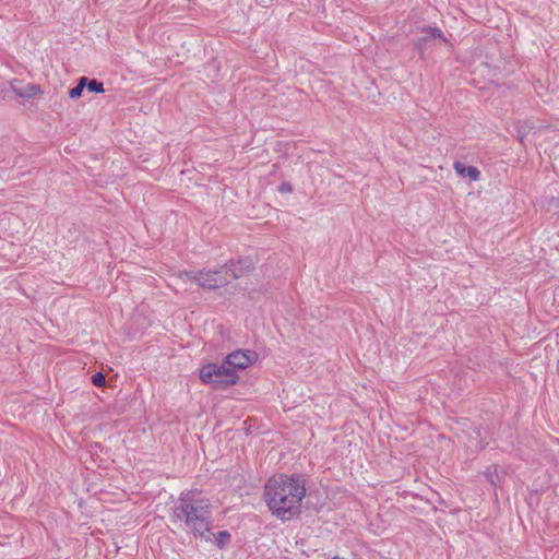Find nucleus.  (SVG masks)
<instances>
[{
    "label": "nucleus",
    "mask_w": 559,
    "mask_h": 559,
    "mask_svg": "<svg viewBox=\"0 0 559 559\" xmlns=\"http://www.w3.org/2000/svg\"><path fill=\"white\" fill-rule=\"evenodd\" d=\"M92 383L95 386H103L105 384V376L102 372H96L92 376Z\"/></svg>",
    "instance_id": "12"
},
{
    "label": "nucleus",
    "mask_w": 559,
    "mask_h": 559,
    "mask_svg": "<svg viewBox=\"0 0 559 559\" xmlns=\"http://www.w3.org/2000/svg\"><path fill=\"white\" fill-rule=\"evenodd\" d=\"M230 539V534L227 531H221L217 534V546L223 547Z\"/></svg>",
    "instance_id": "11"
},
{
    "label": "nucleus",
    "mask_w": 559,
    "mask_h": 559,
    "mask_svg": "<svg viewBox=\"0 0 559 559\" xmlns=\"http://www.w3.org/2000/svg\"><path fill=\"white\" fill-rule=\"evenodd\" d=\"M516 132H518L519 141L521 143H523L524 136L526 134V131H525L524 127L519 123L518 127H516Z\"/></svg>",
    "instance_id": "13"
},
{
    "label": "nucleus",
    "mask_w": 559,
    "mask_h": 559,
    "mask_svg": "<svg viewBox=\"0 0 559 559\" xmlns=\"http://www.w3.org/2000/svg\"><path fill=\"white\" fill-rule=\"evenodd\" d=\"M487 478L493 486L497 485L498 475H495L493 473H488Z\"/></svg>",
    "instance_id": "14"
},
{
    "label": "nucleus",
    "mask_w": 559,
    "mask_h": 559,
    "mask_svg": "<svg viewBox=\"0 0 559 559\" xmlns=\"http://www.w3.org/2000/svg\"><path fill=\"white\" fill-rule=\"evenodd\" d=\"M86 83H87L86 76L80 78L78 84L69 91L70 98L76 99V98L81 97V95L86 86Z\"/></svg>",
    "instance_id": "8"
},
{
    "label": "nucleus",
    "mask_w": 559,
    "mask_h": 559,
    "mask_svg": "<svg viewBox=\"0 0 559 559\" xmlns=\"http://www.w3.org/2000/svg\"><path fill=\"white\" fill-rule=\"evenodd\" d=\"M200 378L215 390L226 389L239 380L238 373L226 364V359L222 364L203 366L200 370Z\"/></svg>",
    "instance_id": "4"
},
{
    "label": "nucleus",
    "mask_w": 559,
    "mask_h": 559,
    "mask_svg": "<svg viewBox=\"0 0 559 559\" xmlns=\"http://www.w3.org/2000/svg\"><path fill=\"white\" fill-rule=\"evenodd\" d=\"M174 523H182L183 528L195 536L204 537L212 525L210 500L195 490L180 493L171 512Z\"/></svg>",
    "instance_id": "2"
},
{
    "label": "nucleus",
    "mask_w": 559,
    "mask_h": 559,
    "mask_svg": "<svg viewBox=\"0 0 559 559\" xmlns=\"http://www.w3.org/2000/svg\"><path fill=\"white\" fill-rule=\"evenodd\" d=\"M251 267V261L243 259L236 262L231 261L218 270L186 272L185 275L195 281L202 288L215 289L228 285L233 280L240 278Z\"/></svg>",
    "instance_id": "3"
},
{
    "label": "nucleus",
    "mask_w": 559,
    "mask_h": 559,
    "mask_svg": "<svg viewBox=\"0 0 559 559\" xmlns=\"http://www.w3.org/2000/svg\"><path fill=\"white\" fill-rule=\"evenodd\" d=\"M87 90L92 93H104V85L102 82L93 79V80H88L87 79V83H86V86Z\"/></svg>",
    "instance_id": "10"
},
{
    "label": "nucleus",
    "mask_w": 559,
    "mask_h": 559,
    "mask_svg": "<svg viewBox=\"0 0 559 559\" xmlns=\"http://www.w3.org/2000/svg\"><path fill=\"white\" fill-rule=\"evenodd\" d=\"M226 364H228L237 373L238 370H243L258 360V354L250 349H237L226 356Z\"/></svg>",
    "instance_id": "5"
},
{
    "label": "nucleus",
    "mask_w": 559,
    "mask_h": 559,
    "mask_svg": "<svg viewBox=\"0 0 559 559\" xmlns=\"http://www.w3.org/2000/svg\"><path fill=\"white\" fill-rule=\"evenodd\" d=\"M278 189L281 192H285V191L289 192L292 190V188L288 183H282Z\"/></svg>",
    "instance_id": "15"
},
{
    "label": "nucleus",
    "mask_w": 559,
    "mask_h": 559,
    "mask_svg": "<svg viewBox=\"0 0 559 559\" xmlns=\"http://www.w3.org/2000/svg\"><path fill=\"white\" fill-rule=\"evenodd\" d=\"M424 34L425 35L421 37L423 40H428L430 38H442L443 40H445L443 38L441 29L438 27H430L428 29H425Z\"/></svg>",
    "instance_id": "9"
},
{
    "label": "nucleus",
    "mask_w": 559,
    "mask_h": 559,
    "mask_svg": "<svg viewBox=\"0 0 559 559\" xmlns=\"http://www.w3.org/2000/svg\"><path fill=\"white\" fill-rule=\"evenodd\" d=\"M454 169L457 175L462 177H468L473 181H477L480 176V171L474 166H465L460 162L454 163Z\"/></svg>",
    "instance_id": "7"
},
{
    "label": "nucleus",
    "mask_w": 559,
    "mask_h": 559,
    "mask_svg": "<svg viewBox=\"0 0 559 559\" xmlns=\"http://www.w3.org/2000/svg\"><path fill=\"white\" fill-rule=\"evenodd\" d=\"M41 90L36 84H27L24 87H16L13 83H9L0 91V97L3 99L12 98L13 95L23 98V99H29L35 97L36 95L40 94Z\"/></svg>",
    "instance_id": "6"
},
{
    "label": "nucleus",
    "mask_w": 559,
    "mask_h": 559,
    "mask_svg": "<svg viewBox=\"0 0 559 559\" xmlns=\"http://www.w3.org/2000/svg\"><path fill=\"white\" fill-rule=\"evenodd\" d=\"M305 495L304 481L295 476H274L264 486V500L270 511L283 521L299 514Z\"/></svg>",
    "instance_id": "1"
}]
</instances>
